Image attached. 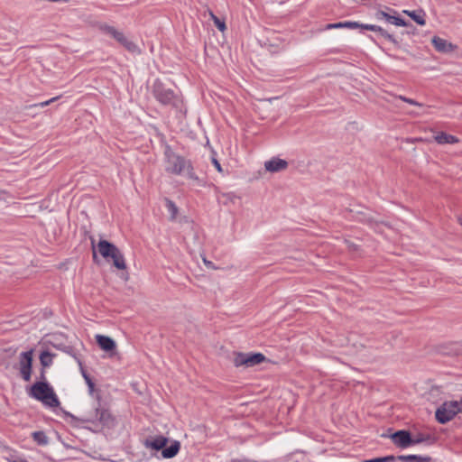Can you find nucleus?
Segmentation results:
<instances>
[{
  "mask_svg": "<svg viewBox=\"0 0 462 462\" xmlns=\"http://www.w3.org/2000/svg\"><path fill=\"white\" fill-rule=\"evenodd\" d=\"M165 171L169 173L186 178L199 182V178L194 171L191 162L185 157L174 152L170 146L164 151Z\"/></svg>",
  "mask_w": 462,
  "mask_h": 462,
  "instance_id": "1",
  "label": "nucleus"
},
{
  "mask_svg": "<svg viewBox=\"0 0 462 462\" xmlns=\"http://www.w3.org/2000/svg\"><path fill=\"white\" fill-rule=\"evenodd\" d=\"M152 94L162 106L171 107L180 114L186 113L182 97L173 89L168 88L159 79H155L152 83Z\"/></svg>",
  "mask_w": 462,
  "mask_h": 462,
  "instance_id": "2",
  "label": "nucleus"
},
{
  "mask_svg": "<svg viewBox=\"0 0 462 462\" xmlns=\"http://www.w3.org/2000/svg\"><path fill=\"white\" fill-rule=\"evenodd\" d=\"M29 396L51 408L58 407L60 404L53 388L47 382L33 383L29 391Z\"/></svg>",
  "mask_w": 462,
  "mask_h": 462,
  "instance_id": "3",
  "label": "nucleus"
},
{
  "mask_svg": "<svg viewBox=\"0 0 462 462\" xmlns=\"http://www.w3.org/2000/svg\"><path fill=\"white\" fill-rule=\"evenodd\" d=\"M71 418L76 422L99 423L100 425L107 428L113 427L115 424V418L109 410L103 407L100 402H98V405L95 407L94 414L85 418H78L71 415Z\"/></svg>",
  "mask_w": 462,
  "mask_h": 462,
  "instance_id": "4",
  "label": "nucleus"
},
{
  "mask_svg": "<svg viewBox=\"0 0 462 462\" xmlns=\"http://www.w3.org/2000/svg\"><path fill=\"white\" fill-rule=\"evenodd\" d=\"M97 249L104 258H111L115 267L117 269L125 270L126 268L124 254L114 244L101 239L97 244Z\"/></svg>",
  "mask_w": 462,
  "mask_h": 462,
  "instance_id": "5",
  "label": "nucleus"
},
{
  "mask_svg": "<svg viewBox=\"0 0 462 462\" xmlns=\"http://www.w3.org/2000/svg\"><path fill=\"white\" fill-rule=\"evenodd\" d=\"M459 412H462V401L445 402L437 409L435 417L439 423L445 424Z\"/></svg>",
  "mask_w": 462,
  "mask_h": 462,
  "instance_id": "6",
  "label": "nucleus"
},
{
  "mask_svg": "<svg viewBox=\"0 0 462 462\" xmlns=\"http://www.w3.org/2000/svg\"><path fill=\"white\" fill-rule=\"evenodd\" d=\"M100 30L103 33L111 36L128 51L132 53H140L138 46L131 40H129L123 32L118 31L113 26L107 24L100 25Z\"/></svg>",
  "mask_w": 462,
  "mask_h": 462,
  "instance_id": "7",
  "label": "nucleus"
},
{
  "mask_svg": "<svg viewBox=\"0 0 462 462\" xmlns=\"http://www.w3.org/2000/svg\"><path fill=\"white\" fill-rule=\"evenodd\" d=\"M265 359V356L261 353H237L234 357V365L236 366L253 367L261 364Z\"/></svg>",
  "mask_w": 462,
  "mask_h": 462,
  "instance_id": "8",
  "label": "nucleus"
},
{
  "mask_svg": "<svg viewBox=\"0 0 462 462\" xmlns=\"http://www.w3.org/2000/svg\"><path fill=\"white\" fill-rule=\"evenodd\" d=\"M32 350L22 352L19 355V371L21 377L29 382L32 375Z\"/></svg>",
  "mask_w": 462,
  "mask_h": 462,
  "instance_id": "9",
  "label": "nucleus"
},
{
  "mask_svg": "<svg viewBox=\"0 0 462 462\" xmlns=\"http://www.w3.org/2000/svg\"><path fill=\"white\" fill-rule=\"evenodd\" d=\"M391 439L398 448H406L412 446V437L408 430H398L391 435Z\"/></svg>",
  "mask_w": 462,
  "mask_h": 462,
  "instance_id": "10",
  "label": "nucleus"
},
{
  "mask_svg": "<svg viewBox=\"0 0 462 462\" xmlns=\"http://www.w3.org/2000/svg\"><path fill=\"white\" fill-rule=\"evenodd\" d=\"M391 12L393 14L378 10L374 13V17L376 20H385L387 23L396 26H407V23L402 18L395 15L396 11L391 9Z\"/></svg>",
  "mask_w": 462,
  "mask_h": 462,
  "instance_id": "11",
  "label": "nucleus"
},
{
  "mask_svg": "<svg viewBox=\"0 0 462 462\" xmlns=\"http://www.w3.org/2000/svg\"><path fill=\"white\" fill-rule=\"evenodd\" d=\"M167 443H168V439L162 435L147 438L143 442L145 448L155 450V451H158L161 449L162 450V448L164 447H166Z\"/></svg>",
  "mask_w": 462,
  "mask_h": 462,
  "instance_id": "12",
  "label": "nucleus"
},
{
  "mask_svg": "<svg viewBox=\"0 0 462 462\" xmlns=\"http://www.w3.org/2000/svg\"><path fill=\"white\" fill-rule=\"evenodd\" d=\"M431 42L435 50L439 52L449 53L455 51L456 49V46L454 44L439 36H434L431 40Z\"/></svg>",
  "mask_w": 462,
  "mask_h": 462,
  "instance_id": "13",
  "label": "nucleus"
},
{
  "mask_svg": "<svg viewBox=\"0 0 462 462\" xmlns=\"http://www.w3.org/2000/svg\"><path fill=\"white\" fill-rule=\"evenodd\" d=\"M288 167V162L285 160L273 157L264 162V168L270 172H278L285 170Z\"/></svg>",
  "mask_w": 462,
  "mask_h": 462,
  "instance_id": "14",
  "label": "nucleus"
},
{
  "mask_svg": "<svg viewBox=\"0 0 462 462\" xmlns=\"http://www.w3.org/2000/svg\"><path fill=\"white\" fill-rule=\"evenodd\" d=\"M96 340L100 348L104 351H113L116 347V344L113 338L104 335H96Z\"/></svg>",
  "mask_w": 462,
  "mask_h": 462,
  "instance_id": "15",
  "label": "nucleus"
},
{
  "mask_svg": "<svg viewBox=\"0 0 462 462\" xmlns=\"http://www.w3.org/2000/svg\"><path fill=\"white\" fill-rule=\"evenodd\" d=\"M359 28L378 32L382 37L387 39L390 42H395L394 37L392 34L388 33L387 31H385L381 26L374 24L361 23V26H359Z\"/></svg>",
  "mask_w": 462,
  "mask_h": 462,
  "instance_id": "16",
  "label": "nucleus"
},
{
  "mask_svg": "<svg viewBox=\"0 0 462 462\" xmlns=\"http://www.w3.org/2000/svg\"><path fill=\"white\" fill-rule=\"evenodd\" d=\"M433 138L439 144H453L458 142V139L455 135L448 134L445 132L437 133Z\"/></svg>",
  "mask_w": 462,
  "mask_h": 462,
  "instance_id": "17",
  "label": "nucleus"
},
{
  "mask_svg": "<svg viewBox=\"0 0 462 462\" xmlns=\"http://www.w3.org/2000/svg\"><path fill=\"white\" fill-rule=\"evenodd\" d=\"M361 26V23L358 22H352V21H345V22H339L335 23H328L325 26L326 30H332V29H357Z\"/></svg>",
  "mask_w": 462,
  "mask_h": 462,
  "instance_id": "18",
  "label": "nucleus"
},
{
  "mask_svg": "<svg viewBox=\"0 0 462 462\" xmlns=\"http://www.w3.org/2000/svg\"><path fill=\"white\" fill-rule=\"evenodd\" d=\"M180 448V443L177 440L173 441L169 447H164L162 450V457L163 458L174 457Z\"/></svg>",
  "mask_w": 462,
  "mask_h": 462,
  "instance_id": "19",
  "label": "nucleus"
},
{
  "mask_svg": "<svg viewBox=\"0 0 462 462\" xmlns=\"http://www.w3.org/2000/svg\"><path fill=\"white\" fill-rule=\"evenodd\" d=\"M437 439L434 435L429 433H418L412 438V445L420 443H427L432 445L436 442Z\"/></svg>",
  "mask_w": 462,
  "mask_h": 462,
  "instance_id": "20",
  "label": "nucleus"
},
{
  "mask_svg": "<svg viewBox=\"0 0 462 462\" xmlns=\"http://www.w3.org/2000/svg\"><path fill=\"white\" fill-rule=\"evenodd\" d=\"M403 13L410 16L415 23H417L420 25H424L426 23V14L422 10H404Z\"/></svg>",
  "mask_w": 462,
  "mask_h": 462,
  "instance_id": "21",
  "label": "nucleus"
},
{
  "mask_svg": "<svg viewBox=\"0 0 462 462\" xmlns=\"http://www.w3.org/2000/svg\"><path fill=\"white\" fill-rule=\"evenodd\" d=\"M396 460L402 461V462H430V457H422L419 455H401L398 457H395Z\"/></svg>",
  "mask_w": 462,
  "mask_h": 462,
  "instance_id": "22",
  "label": "nucleus"
},
{
  "mask_svg": "<svg viewBox=\"0 0 462 462\" xmlns=\"http://www.w3.org/2000/svg\"><path fill=\"white\" fill-rule=\"evenodd\" d=\"M74 358L76 359L79 366V369H80V372H81V374L86 382V383L88 384V389L90 392H93L94 390V387H95V383L94 382L92 381V379L90 378L89 374L87 373V371L85 370L84 366H83V364L81 362V360L77 357L76 356H74Z\"/></svg>",
  "mask_w": 462,
  "mask_h": 462,
  "instance_id": "23",
  "label": "nucleus"
},
{
  "mask_svg": "<svg viewBox=\"0 0 462 462\" xmlns=\"http://www.w3.org/2000/svg\"><path fill=\"white\" fill-rule=\"evenodd\" d=\"M165 201V206L167 208V210L170 214V220L171 221H174L178 216V213H179V209H178V207L176 206V204L171 200L170 199H164Z\"/></svg>",
  "mask_w": 462,
  "mask_h": 462,
  "instance_id": "24",
  "label": "nucleus"
},
{
  "mask_svg": "<svg viewBox=\"0 0 462 462\" xmlns=\"http://www.w3.org/2000/svg\"><path fill=\"white\" fill-rule=\"evenodd\" d=\"M33 440L41 446H45L49 443V438L43 431H34L32 433Z\"/></svg>",
  "mask_w": 462,
  "mask_h": 462,
  "instance_id": "25",
  "label": "nucleus"
},
{
  "mask_svg": "<svg viewBox=\"0 0 462 462\" xmlns=\"http://www.w3.org/2000/svg\"><path fill=\"white\" fill-rule=\"evenodd\" d=\"M40 362L43 367H48L52 364V355L48 351L42 352L40 356Z\"/></svg>",
  "mask_w": 462,
  "mask_h": 462,
  "instance_id": "26",
  "label": "nucleus"
},
{
  "mask_svg": "<svg viewBox=\"0 0 462 462\" xmlns=\"http://www.w3.org/2000/svg\"><path fill=\"white\" fill-rule=\"evenodd\" d=\"M209 16L220 32H224L226 29L225 22L220 20L217 15H215V14L212 11H209Z\"/></svg>",
  "mask_w": 462,
  "mask_h": 462,
  "instance_id": "27",
  "label": "nucleus"
},
{
  "mask_svg": "<svg viewBox=\"0 0 462 462\" xmlns=\"http://www.w3.org/2000/svg\"><path fill=\"white\" fill-rule=\"evenodd\" d=\"M395 460H396V457L393 455H389L386 457L366 459V460H364L363 462H394Z\"/></svg>",
  "mask_w": 462,
  "mask_h": 462,
  "instance_id": "28",
  "label": "nucleus"
},
{
  "mask_svg": "<svg viewBox=\"0 0 462 462\" xmlns=\"http://www.w3.org/2000/svg\"><path fill=\"white\" fill-rule=\"evenodd\" d=\"M399 97H400V99L403 100L404 102H406V103H408L410 105L418 106H422L420 103L417 102L414 99H411V98H409V97H402V96H400Z\"/></svg>",
  "mask_w": 462,
  "mask_h": 462,
  "instance_id": "29",
  "label": "nucleus"
},
{
  "mask_svg": "<svg viewBox=\"0 0 462 462\" xmlns=\"http://www.w3.org/2000/svg\"><path fill=\"white\" fill-rule=\"evenodd\" d=\"M212 163H213V165L215 166V168L217 169V171H219V172L223 171L221 164L219 163V162L216 158H212Z\"/></svg>",
  "mask_w": 462,
  "mask_h": 462,
  "instance_id": "30",
  "label": "nucleus"
},
{
  "mask_svg": "<svg viewBox=\"0 0 462 462\" xmlns=\"http://www.w3.org/2000/svg\"><path fill=\"white\" fill-rule=\"evenodd\" d=\"M366 222L368 225H370L375 230H377V228L379 227V224L377 222L374 221L372 218H367Z\"/></svg>",
  "mask_w": 462,
  "mask_h": 462,
  "instance_id": "31",
  "label": "nucleus"
},
{
  "mask_svg": "<svg viewBox=\"0 0 462 462\" xmlns=\"http://www.w3.org/2000/svg\"><path fill=\"white\" fill-rule=\"evenodd\" d=\"M203 262H204V263H205L208 268H215V267H214V264H213V263H212V262L208 261V260H206L205 258L203 259Z\"/></svg>",
  "mask_w": 462,
  "mask_h": 462,
  "instance_id": "32",
  "label": "nucleus"
},
{
  "mask_svg": "<svg viewBox=\"0 0 462 462\" xmlns=\"http://www.w3.org/2000/svg\"><path fill=\"white\" fill-rule=\"evenodd\" d=\"M9 462H28L26 459L24 458H12V459H9L8 460Z\"/></svg>",
  "mask_w": 462,
  "mask_h": 462,
  "instance_id": "33",
  "label": "nucleus"
},
{
  "mask_svg": "<svg viewBox=\"0 0 462 462\" xmlns=\"http://www.w3.org/2000/svg\"><path fill=\"white\" fill-rule=\"evenodd\" d=\"M57 98H58V97H53V98H51V99H50V100H48V101L42 102V103L41 104V106H47V105L51 104V102H53L54 100H56Z\"/></svg>",
  "mask_w": 462,
  "mask_h": 462,
  "instance_id": "34",
  "label": "nucleus"
},
{
  "mask_svg": "<svg viewBox=\"0 0 462 462\" xmlns=\"http://www.w3.org/2000/svg\"><path fill=\"white\" fill-rule=\"evenodd\" d=\"M41 379L42 380V382H46V377H45V371L44 369L42 370L41 372Z\"/></svg>",
  "mask_w": 462,
  "mask_h": 462,
  "instance_id": "35",
  "label": "nucleus"
}]
</instances>
